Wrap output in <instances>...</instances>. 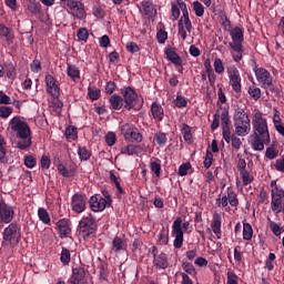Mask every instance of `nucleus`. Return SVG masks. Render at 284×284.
I'll return each mask as SVG.
<instances>
[{
    "label": "nucleus",
    "instance_id": "obj_1",
    "mask_svg": "<svg viewBox=\"0 0 284 284\" xmlns=\"http://www.w3.org/2000/svg\"><path fill=\"white\" fill-rule=\"evenodd\" d=\"M9 128L16 133L18 150H30L32 145V130L28 122L23 121V118L16 115L9 122Z\"/></svg>",
    "mask_w": 284,
    "mask_h": 284
},
{
    "label": "nucleus",
    "instance_id": "obj_2",
    "mask_svg": "<svg viewBox=\"0 0 284 284\" xmlns=\"http://www.w3.org/2000/svg\"><path fill=\"white\" fill-rule=\"evenodd\" d=\"M253 130H256L264 145H270L271 135L268 130V123L266 118H264L262 111H256L252 118Z\"/></svg>",
    "mask_w": 284,
    "mask_h": 284
},
{
    "label": "nucleus",
    "instance_id": "obj_3",
    "mask_svg": "<svg viewBox=\"0 0 284 284\" xmlns=\"http://www.w3.org/2000/svg\"><path fill=\"white\" fill-rule=\"evenodd\" d=\"M234 128L236 135L244 138L251 131V120L245 113V109H236L234 113Z\"/></svg>",
    "mask_w": 284,
    "mask_h": 284
},
{
    "label": "nucleus",
    "instance_id": "obj_4",
    "mask_svg": "<svg viewBox=\"0 0 284 284\" xmlns=\"http://www.w3.org/2000/svg\"><path fill=\"white\" fill-rule=\"evenodd\" d=\"M253 71H254L257 82L264 90L270 89L271 91H274V92L280 91V89L273 88L274 78H273L272 73H270L268 69L257 68V65H255L253 68Z\"/></svg>",
    "mask_w": 284,
    "mask_h": 284
},
{
    "label": "nucleus",
    "instance_id": "obj_5",
    "mask_svg": "<svg viewBox=\"0 0 284 284\" xmlns=\"http://www.w3.org/2000/svg\"><path fill=\"white\" fill-rule=\"evenodd\" d=\"M79 229L83 234L84 241H90V237L97 232V220L92 214H89L81 219Z\"/></svg>",
    "mask_w": 284,
    "mask_h": 284
},
{
    "label": "nucleus",
    "instance_id": "obj_6",
    "mask_svg": "<svg viewBox=\"0 0 284 284\" xmlns=\"http://www.w3.org/2000/svg\"><path fill=\"white\" fill-rule=\"evenodd\" d=\"M232 41H230L229 47L231 50L236 51V53H243L244 51V29L243 28H233L230 31Z\"/></svg>",
    "mask_w": 284,
    "mask_h": 284
},
{
    "label": "nucleus",
    "instance_id": "obj_7",
    "mask_svg": "<svg viewBox=\"0 0 284 284\" xmlns=\"http://www.w3.org/2000/svg\"><path fill=\"white\" fill-rule=\"evenodd\" d=\"M104 197H98L97 195H93L90 197V207L92 212H103L105 207H110L112 205V197L110 196V193L108 191L102 192Z\"/></svg>",
    "mask_w": 284,
    "mask_h": 284
},
{
    "label": "nucleus",
    "instance_id": "obj_8",
    "mask_svg": "<svg viewBox=\"0 0 284 284\" xmlns=\"http://www.w3.org/2000/svg\"><path fill=\"white\" fill-rule=\"evenodd\" d=\"M3 241L9 245H18L21 241V230L16 223L9 224L3 231Z\"/></svg>",
    "mask_w": 284,
    "mask_h": 284
},
{
    "label": "nucleus",
    "instance_id": "obj_9",
    "mask_svg": "<svg viewBox=\"0 0 284 284\" xmlns=\"http://www.w3.org/2000/svg\"><path fill=\"white\" fill-rule=\"evenodd\" d=\"M226 73L233 91H235V93H241L243 90L242 78L236 65H229V68H226Z\"/></svg>",
    "mask_w": 284,
    "mask_h": 284
},
{
    "label": "nucleus",
    "instance_id": "obj_10",
    "mask_svg": "<svg viewBox=\"0 0 284 284\" xmlns=\"http://www.w3.org/2000/svg\"><path fill=\"white\" fill-rule=\"evenodd\" d=\"M122 99L124 101V108L126 110H132L136 103H139V94H136V91L132 89V87H125L121 89Z\"/></svg>",
    "mask_w": 284,
    "mask_h": 284
},
{
    "label": "nucleus",
    "instance_id": "obj_11",
    "mask_svg": "<svg viewBox=\"0 0 284 284\" xmlns=\"http://www.w3.org/2000/svg\"><path fill=\"white\" fill-rule=\"evenodd\" d=\"M182 217H178L173 221L172 230L175 235V239L173 241V245L175 250H181L183 247L184 242V231L182 229Z\"/></svg>",
    "mask_w": 284,
    "mask_h": 284
},
{
    "label": "nucleus",
    "instance_id": "obj_12",
    "mask_svg": "<svg viewBox=\"0 0 284 284\" xmlns=\"http://www.w3.org/2000/svg\"><path fill=\"white\" fill-rule=\"evenodd\" d=\"M121 134L124 136L125 141H136L138 143L143 141V134L139 132V129L133 128L128 123L122 125Z\"/></svg>",
    "mask_w": 284,
    "mask_h": 284
},
{
    "label": "nucleus",
    "instance_id": "obj_13",
    "mask_svg": "<svg viewBox=\"0 0 284 284\" xmlns=\"http://www.w3.org/2000/svg\"><path fill=\"white\" fill-rule=\"evenodd\" d=\"M221 121H222L223 140H225L226 143H231L232 132H231V128H230V112H229V109H226V108L222 109Z\"/></svg>",
    "mask_w": 284,
    "mask_h": 284
},
{
    "label": "nucleus",
    "instance_id": "obj_14",
    "mask_svg": "<svg viewBox=\"0 0 284 284\" xmlns=\"http://www.w3.org/2000/svg\"><path fill=\"white\" fill-rule=\"evenodd\" d=\"M158 252L159 248L155 247V245L150 248V253L153 255V264L158 270H166L169 267L168 255L166 253H160L156 255Z\"/></svg>",
    "mask_w": 284,
    "mask_h": 284
},
{
    "label": "nucleus",
    "instance_id": "obj_15",
    "mask_svg": "<svg viewBox=\"0 0 284 284\" xmlns=\"http://www.w3.org/2000/svg\"><path fill=\"white\" fill-rule=\"evenodd\" d=\"M67 8L71 10V14L77 19L85 17V6L79 0H68Z\"/></svg>",
    "mask_w": 284,
    "mask_h": 284
},
{
    "label": "nucleus",
    "instance_id": "obj_16",
    "mask_svg": "<svg viewBox=\"0 0 284 284\" xmlns=\"http://www.w3.org/2000/svg\"><path fill=\"white\" fill-rule=\"evenodd\" d=\"M14 219V209L8 205L6 201H0V223H12Z\"/></svg>",
    "mask_w": 284,
    "mask_h": 284
},
{
    "label": "nucleus",
    "instance_id": "obj_17",
    "mask_svg": "<svg viewBox=\"0 0 284 284\" xmlns=\"http://www.w3.org/2000/svg\"><path fill=\"white\" fill-rule=\"evenodd\" d=\"M71 210L75 214L85 212V195L75 193L71 199Z\"/></svg>",
    "mask_w": 284,
    "mask_h": 284
},
{
    "label": "nucleus",
    "instance_id": "obj_18",
    "mask_svg": "<svg viewBox=\"0 0 284 284\" xmlns=\"http://www.w3.org/2000/svg\"><path fill=\"white\" fill-rule=\"evenodd\" d=\"M44 81L48 94H51L53 98L61 94V88L57 84V79L54 77L47 74Z\"/></svg>",
    "mask_w": 284,
    "mask_h": 284
},
{
    "label": "nucleus",
    "instance_id": "obj_19",
    "mask_svg": "<svg viewBox=\"0 0 284 284\" xmlns=\"http://www.w3.org/2000/svg\"><path fill=\"white\" fill-rule=\"evenodd\" d=\"M211 229L219 240L222 237V215L217 211L213 213Z\"/></svg>",
    "mask_w": 284,
    "mask_h": 284
},
{
    "label": "nucleus",
    "instance_id": "obj_20",
    "mask_svg": "<svg viewBox=\"0 0 284 284\" xmlns=\"http://www.w3.org/2000/svg\"><path fill=\"white\" fill-rule=\"evenodd\" d=\"M70 284H88L85 281V270L83 267L73 268L71 278L69 280Z\"/></svg>",
    "mask_w": 284,
    "mask_h": 284
},
{
    "label": "nucleus",
    "instance_id": "obj_21",
    "mask_svg": "<svg viewBox=\"0 0 284 284\" xmlns=\"http://www.w3.org/2000/svg\"><path fill=\"white\" fill-rule=\"evenodd\" d=\"M271 210H273L274 213H282L284 211L283 201L276 195L275 189L271 190Z\"/></svg>",
    "mask_w": 284,
    "mask_h": 284
},
{
    "label": "nucleus",
    "instance_id": "obj_22",
    "mask_svg": "<svg viewBox=\"0 0 284 284\" xmlns=\"http://www.w3.org/2000/svg\"><path fill=\"white\" fill-rule=\"evenodd\" d=\"M164 53L166 59H169V61H171L174 65H182L183 59L181 58V55H179V53H176L174 48L165 49Z\"/></svg>",
    "mask_w": 284,
    "mask_h": 284
},
{
    "label": "nucleus",
    "instance_id": "obj_23",
    "mask_svg": "<svg viewBox=\"0 0 284 284\" xmlns=\"http://www.w3.org/2000/svg\"><path fill=\"white\" fill-rule=\"evenodd\" d=\"M254 131V135L253 139L251 141V146L254 151H263L265 150V143L262 140L260 133H257L256 129H253Z\"/></svg>",
    "mask_w": 284,
    "mask_h": 284
},
{
    "label": "nucleus",
    "instance_id": "obj_24",
    "mask_svg": "<svg viewBox=\"0 0 284 284\" xmlns=\"http://www.w3.org/2000/svg\"><path fill=\"white\" fill-rule=\"evenodd\" d=\"M57 227L60 232L61 239H67V236H70V232H72V230L70 229V225L68 224V220L65 219L58 221Z\"/></svg>",
    "mask_w": 284,
    "mask_h": 284
},
{
    "label": "nucleus",
    "instance_id": "obj_25",
    "mask_svg": "<svg viewBox=\"0 0 284 284\" xmlns=\"http://www.w3.org/2000/svg\"><path fill=\"white\" fill-rule=\"evenodd\" d=\"M151 111L153 119L156 121H162L164 118V109L162 108L161 103L159 101H153L151 105Z\"/></svg>",
    "mask_w": 284,
    "mask_h": 284
},
{
    "label": "nucleus",
    "instance_id": "obj_26",
    "mask_svg": "<svg viewBox=\"0 0 284 284\" xmlns=\"http://www.w3.org/2000/svg\"><path fill=\"white\" fill-rule=\"evenodd\" d=\"M120 152H121V154H128V156H132L134 154H136V156H139V154H141V152H143V149H141V146L128 144L125 146H122Z\"/></svg>",
    "mask_w": 284,
    "mask_h": 284
},
{
    "label": "nucleus",
    "instance_id": "obj_27",
    "mask_svg": "<svg viewBox=\"0 0 284 284\" xmlns=\"http://www.w3.org/2000/svg\"><path fill=\"white\" fill-rule=\"evenodd\" d=\"M0 163H8V142L0 134Z\"/></svg>",
    "mask_w": 284,
    "mask_h": 284
},
{
    "label": "nucleus",
    "instance_id": "obj_28",
    "mask_svg": "<svg viewBox=\"0 0 284 284\" xmlns=\"http://www.w3.org/2000/svg\"><path fill=\"white\" fill-rule=\"evenodd\" d=\"M128 248V243L123 239L115 236L112 241V252H121Z\"/></svg>",
    "mask_w": 284,
    "mask_h": 284
},
{
    "label": "nucleus",
    "instance_id": "obj_29",
    "mask_svg": "<svg viewBox=\"0 0 284 284\" xmlns=\"http://www.w3.org/2000/svg\"><path fill=\"white\" fill-rule=\"evenodd\" d=\"M278 149L276 146V141H273L268 148H266L265 158L267 160H276L278 158Z\"/></svg>",
    "mask_w": 284,
    "mask_h": 284
},
{
    "label": "nucleus",
    "instance_id": "obj_30",
    "mask_svg": "<svg viewBox=\"0 0 284 284\" xmlns=\"http://www.w3.org/2000/svg\"><path fill=\"white\" fill-rule=\"evenodd\" d=\"M247 93L251 98H253L255 101H258V99L262 98V89L257 88L255 81L252 82L251 85L247 88Z\"/></svg>",
    "mask_w": 284,
    "mask_h": 284
},
{
    "label": "nucleus",
    "instance_id": "obj_31",
    "mask_svg": "<svg viewBox=\"0 0 284 284\" xmlns=\"http://www.w3.org/2000/svg\"><path fill=\"white\" fill-rule=\"evenodd\" d=\"M109 103L112 110H121V108H123V98H121V95L113 94L109 99Z\"/></svg>",
    "mask_w": 284,
    "mask_h": 284
},
{
    "label": "nucleus",
    "instance_id": "obj_32",
    "mask_svg": "<svg viewBox=\"0 0 284 284\" xmlns=\"http://www.w3.org/2000/svg\"><path fill=\"white\" fill-rule=\"evenodd\" d=\"M27 10L34 16L41 14V3L37 2V0H30L27 4Z\"/></svg>",
    "mask_w": 284,
    "mask_h": 284
},
{
    "label": "nucleus",
    "instance_id": "obj_33",
    "mask_svg": "<svg viewBox=\"0 0 284 284\" xmlns=\"http://www.w3.org/2000/svg\"><path fill=\"white\" fill-rule=\"evenodd\" d=\"M181 132L184 138V141H186L187 143H192L193 141L192 128H190L187 123L182 124Z\"/></svg>",
    "mask_w": 284,
    "mask_h": 284
},
{
    "label": "nucleus",
    "instance_id": "obj_34",
    "mask_svg": "<svg viewBox=\"0 0 284 284\" xmlns=\"http://www.w3.org/2000/svg\"><path fill=\"white\" fill-rule=\"evenodd\" d=\"M68 77L72 79L73 81H77V79L81 78V72L79 71V68L77 65L69 64L67 69Z\"/></svg>",
    "mask_w": 284,
    "mask_h": 284
},
{
    "label": "nucleus",
    "instance_id": "obj_35",
    "mask_svg": "<svg viewBox=\"0 0 284 284\" xmlns=\"http://www.w3.org/2000/svg\"><path fill=\"white\" fill-rule=\"evenodd\" d=\"M60 261H61L62 265H70V261H72V255L70 254V250H68L64 246H62Z\"/></svg>",
    "mask_w": 284,
    "mask_h": 284
},
{
    "label": "nucleus",
    "instance_id": "obj_36",
    "mask_svg": "<svg viewBox=\"0 0 284 284\" xmlns=\"http://www.w3.org/2000/svg\"><path fill=\"white\" fill-rule=\"evenodd\" d=\"M144 13L149 18H154L158 13L155 6L153 3H151L150 1H145L144 2Z\"/></svg>",
    "mask_w": 284,
    "mask_h": 284
},
{
    "label": "nucleus",
    "instance_id": "obj_37",
    "mask_svg": "<svg viewBox=\"0 0 284 284\" xmlns=\"http://www.w3.org/2000/svg\"><path fill=\"white\" fill-rule=\"evenodd\" d=\"M50 108L55 114H61V111L63 110V102L59 100V97L53 98L51 101Z\"/></svg>",
    "mask_w": 284,
    "mask_h": 284
},
{
    "label": "nucleus",
    "instance_id": "obj_38",
    "mask_svg": "<svg viewBox=\"0 0 284 284\" xmlns=\"http://www.w3.org/2000/svg\"><path fill=\"white\" fill-rule=\"evenodd\" d=\"M254 235V229L251 223H244L243 225V239L245 241H251Z\"/></svg>",
    "mask_w": 284,
    "mask_h": 284
},
{
    "label": "nucleus",
    "instance_id": "obj_39",
    "mask_svg": "<svg viewBox=\"0 0 284 284\" xmlns=\"http://www.w3.org/2000/svg\"><path fill=\"white\" fill-rule=\"evenodd\" d=\"M192 6H193V11H195V16L197 18H203L205 13V8L203 3H201V1H193Z\"/></svg>",
    "mask_w": 284,
    "mask_h": 284
},
{
    "label": "nucleus",
    "instance_id": "obj_40",
    "mask_svg": "<svg viewBox=\"0 0 284 284\" xmlns=\"http://www.w3.org/2000/svg\"><path fill=\"white\" fill-rule=\"evenodd\" d=\"M215 204L217 207H225V211H231V207L229 206V195H219L217 200H215Z\"/></svg>",
    "mask_w": 284,
    "mask_h": 284
},
{
    "label": "nucleus",
    "instance_id": "obj_41",
    "mask_svg": "<svg viewBox=\"0 0 284 284\" xmlns=\"http://www.w3.org/2000/svg\"><path fill=\"white\" fill-rule=\"evenodd\" d=\"M0 37H6L7 41L12 40V29L6 27L3 23H0Z\"/></svg>",
    "mask_w": 284,
    "mask_h": 284
},
{
    "label": "nucleus",
    "instance_id": "obj_42",
    "mask_svg": "<svg viewBox=\"0 0 284 284\" xmlns=\"http://www.w3.org/2000/svg\"><path fill=\"white\" fill-rule=\"evenodd\" d=\"M38 216L40 219V221H42V223H44V225H50V213H48V211L43 207L38 210Z\"/></svg>",
    "mask_w": 284,
    "mask_h": 284
},
{
    "label": "nucleus",
    "instance_id": "obj_43",
    "mask_svg": "<svg viewBox=\"0 0 284 284\" xmlns=\"http://www.w3.org/2000/svg\"><path fill=\"white\" fill-rule=\"evenodd\" d=\"M178 6H179L180 10L182 11V20L184 21V26H185L187 17H190L189 9L186 7L185 1H183V0H178Z\"/></svg>",
    "mask_w": 284,
    "mask_h": 284
},
{
    "label": "nucleus",
    "instance_id": "obj_44",
    "mask_svg": "<svg viewBox=\"0 0 284 284\" xmlns=\"http://www.w3.org/2000/svg\"><path fill=\"white\" fill-rule=\"evenodd\" d=\"M231 145L233 148V150L240 151L242 145H243V141L240 140V138L237 136V133H231Z\"/></svg>",
    "mask_w": 284,
    "mask_h": 284
},
{
    "label": "nucleus",
    "instance_id": "obj_45",
    "mask_svg": "<svg viewBox=\"0 0 284 284\" xmlns=\"http://www.w3.org/2000/svg\"><path fill=\"white\" fill-rule=\"evenodd\" d=\"M214 161V153H212V151L210 149L206 150V155L204 158L203 161V165L206 170H210V168L212 166V163Z\"/></svg>",
    "mask_w": 284,
    "mask_h": 284
},
{
    "label": "nucleus",
    "instance_id": "obj_46",
    "mask_svg": "<svg viewBox=\"0 0 284 284\" xmlns=\"http://www.w3.org/2000/svg\"><path fill=\"white\" fill-rule=\"evenodd\" d=\"M150 168L151 171L156 175V178H160L161 175V161L160 160H151L150 161Z\"/></svg>",
    "mask_w": 284,
    "mask_h": 284
},
{
    "label": "nucleus",
    "instance_id": "obj_47",
    "mask_svg": "<svg viewBox=\"0 0 284 284\" xmlns=\"http://www.w3.org/2000/svg\"><path fill=\"white\" fill-rule=\"evenodd\" d=\"M155 141H156V143H158V145L160 148H165V145L168 143V135H166V133H162V132L156 133L155 134Z\"/></svg>",
    "mask_w": 284,
    "mask_h": 284
},
{
    "label": "nucleus",
    "instance_id": "obj_48",
    "mask_svg": "<svg viewBox=\"0 0 284 284\" xmlns=\"http://www.w3.org/2000/svg\"><path fill=\"white\" fill-rule=\"evenodd\" d=\"M158 241L161 245H166L170 241L169 233H166L165 229H161L158 235Z\"/></svg>",
    "mask_w": 284,
    "mask_h": 284
},
{
    "label": "nucleus",
    "instance_id": "obj_49",
    "mask_svg": "<svg viewBox=\"0 0 284 284\" xmlns=\"http://www.w3.org/2000/svg\"><path fill=\"white\" fill-rule=\"evenodd\" d=\"M182 268L186 274L189 273V275H196V268L194 267L193 263H190L189 261H184L182 263Z\"/></svg>",
    "mask_w": 284,
    "mask_h": 284
},
{
    "label": "nucleus",
    "instance_id": "obj_50",
    "mask_svg": "<svg viewBox=\"0 0 284 284\" xmlns=\"http://www.w3.org/2000/svg\"><path fill=\"white\" fill-rule=\"evenodd\" d=\"M221 118H222V114L220 113V111H215L213 115L212 125H211L212 131L219 130Z\"/></svg>",
    "mask_w": 284,
    "mask_h": 284
},
{
    "label": "nucleus",
    "instance_id": "obj_51",
    "mask_svg": "<svg viewBox=\"0 0 284 284\" xmlns=\"http://www.w3.org/2000/svg\"><path fill=\"white\" fill-rule=\"evenodd\" d=\"M174 105L179 109L187 108V100L183 98V95L178 94L175 100L173 101Z\"/></svg>",
    "mask_w": 284,
    "mask_h": 284
},
{
    "label": "nucleus",
    "instance_id": "obj_52",
    "mask_svg": "<svg viewBox=\"0 0 284 284\" xmlns=\"http://www.w3.org/2000/svg\"><path fill=\"white\" fill-rule=\"evenodd\" d=\"M58 171L65 179H70V176H72L74 174V170H68V168H65V165H63V164L58 165Z\"/></svg>",
    "mask_w": 284,
    "mask_h": 284
},
{
    "label": "nucleus",
    "instance_id": "obj_53",
    "mask_svg": "<svg viewBox=\"0 0 284 284\" xmlns=\"http://www.w3.org/2000/svg\"><path fill=\"white\" fill-rule=\"evenodd\" d=\"M213 65L215 69V73H224L225 65L223 64V61L221 58H215Z\"/></svg>",
    "mask_w": 284,
    "mask_h": 284
},
{
    "label": "nucleus",
    "instance_id": "obj_54",
    "mask_svg": "<svg viewBox=\"0 0 284 284\" xmlns=\"http://www.w3.org/2000/svg\"><path fill=\"white\" fill-rule=\"evenodd\" d=\"M24 165L26 168L32 170V168L37 166V158H34V155L24 156Z\"/></svg>",
    "mask_w": 284,
    "mask_h": 284
},
{
    "label": "nucleus",
    "instance_id": "obj_55",
    "mask_svg": "<svg viewBox=\"0 0 284 284\" xmlns=\"http://www.w3.org/2000/svg\"><path fill=\"white\" fill-rule=\"evenodd\" d=\"M273 261H276V255L275 253H268V257L265 260V267L268 271L274 270Z\"/></svg>",
    "mask_w": 284,
    "mask_h": 284
},
{
    "label": "nucleus",
    "instance_id": "obj_56",
    "mask_svg": "<svg viewBox=\"0 0 284 284\" xmlns=\"http://www.w3.org/2000/svg\"><path fill=\"white\" fill-rule=\"evenodd\" d=\"M189 170H192V163L186 162V163H182L179 168V175H181L182 178L184 175H187Z\"/></svg>",
    "mask_w": 284,
    "mask_h": 284
},
{
    "label": "nucleus",
    "instance_id": "obj_57",
    "mask_svg": "<svg viewBox=\"0 0 284 284\" xmlns=\"http://www.w3.org/2000/svg\"><path fill=\"white\" fill-rule=\"evenodd\" d=\"M171 13H172V18L174 20L179 19L180 16H181V8L178 3V0H176V3H171Z\"/></svg>",
    "mask_w": 284,
    "mask_h": 284
},
{
    "label": "nucleus",
    "instance_id": "obj_58",
    "mask_svg": "<svg viewBox=\"0 0 284 284\" xmlns=\"http://www.w3.org/2000/svg\"><path fill=\"white\" fill-rule=\"evenodd\" d=\"M226 278L229 284H239V275H236L235 271H227Z\"/></svg>",
    "mask_w": 284,
    "mask_h": 284
},
{
    "label": "nucleus",
    "instance_id": "obj_59",
    "mask_svg": "<svg viewBox=\"0 0 284 284\" xmlns=\"http://www.w3.org/2000/svg\"><path fill=\"white\" fill-rule=\"evenodd\" d=\"M78 154L81 161H90V158L92 156V153H90L85 148H80Z\"/></svg>",
    "mask_w": 284,
    "mask_h": 284
},
{
    "label": "nucleus",
    "instance_id": "obj_60",
    "mask_svg": "<svg viewBox=\"0 0 284 284\" xmlns=\"http://www.w3.org/2000/svg\"><path fill=\"white\" fill-rule=\"evenodd\" d=\"M77 37H78L79 41H88V37H90V33L88 32V29L80 28L78 30Z\"/></svg>",
    "mask_w": 284,
    "mask_h": 284
},
{
    "label": "nucleus",
    "instance_id": "obj_61",
    "mask_svg": "<svg viewBox=\"0 0 284 284\" xmlns=\"http://www.w3.org/2000/svg\"><path fill=\"white\" fill-rule=\"evenodd\" d=\"M178 28H179V36H181V38H182L183 40H185V39L187 38V31H186V29L184 28L183 18H181V19L179 20Z\"/></svg>",
    "mask_w": 284,
    "mask_h": 284
},
{
    "label": "nucleus",
    "instance_id": "obj_62",
    "mask_svg": "<svg viewBox=\"0 0 284 284\" xmlns=\"http://www.w3.org/2000/svg\"><path fill=\"white\" fill-rule=\"evenodd\" d=\"M254 178L251 175L250 171L245 168L244 169V175L242 178L243 185H250V183H253Z\"/></svg>",
    "mask_w": 284,
    "mask_h": 284
},
{
    "label": "nucleus",
    "instance_id": "obj_63",
    "mask_svg": "<svg viewBox=\"0 0 284 284\" xmlns=\"http://www.w3.org/2000/svg\"><path fill=\"white\" fill-rule=\"evenodd\" d=\"M12 114V108L10 106H0V119H8Z\"/></svg>",
    "mask_w": 284,
    "mask_h": 284
},
{
    "label": "nucleus",
    "instance_id": "obj_64",
    "mask_svg": "<svg viewBox=\"0 0 284 284\" xmlns=\"http://www.w3.org/2000/svg\"><path fill=\"white\" fill-rule=\"evenodd\" d=\"M65 136L67 139H72L74 141V139H77V128L74 126L67 128Z\"/></svg>",
    "mask_w": 284,
    "mask_h": 284
}]
</instances>
